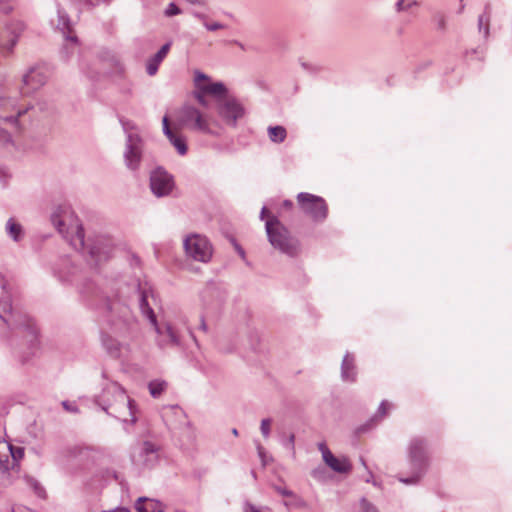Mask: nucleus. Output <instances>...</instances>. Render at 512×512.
Segmentation results:
<instances>
[{"label":"nucleus","mask_w":512,"mask_h":512,"mask_svg":"<svg viewBox=\"0 0 512 512\" xmlns=\"http://www.w3.org/2000/svg\"><path fill=\"white\" fill-rule=\"evenodd\" d=\"M190 3L192 4H202L203 1L202 0H188Z\"/></svg>","instance_id":"nucleus-55"},{"label":"nucleus","mask_w":512,"mask_h":512,"mask_svg":"<svg viewBox=\"0 0 512 512\" xmlns=\"http://www.w3.org/2000/svg\"><path fill=\"white\" fill-rule=\"evenodd\" d=\"M167 138L179 155L184 156L187 154L188 147L186 137L181 132L176 130L172 133V136H167Z\"/></svg>","instance_id":"nucleus-26"},{"label":"nucleus","mask_w":512,"mask_h":512,"mask_svg":"<svg viewBox=\"0 0 512 512\" xmlns=\"http://www.w3.org/2000/svg\"><path fill=\"white\" fill-rule=\"evenodd\" d=\"M165 15L167 17H171V16H174V15H178L181 13V10L179 9V7L175 4V3H170L167 8L165 9Z\"/></svg>","instance_id":"nucleus-39"},{"label":"nucleus","mask_w":512,"mask_h":512,"mask_svg":"<svg viewBox=\"0 0 512 512\" xmlns=\"http://www.w3.org/2000/svg\"><path fill=\"white\" fill-rule=\"evenodd\" d=\"M418 5L417 0H397L395 4V9L397 12H404L408 11L414 6Z\"/></svg>","instance_id":"nucleus-34"},{"label":"nucleus","mask_w":512,"mask_h":512,"mask_svg":"<svg viewBox=\"0 0 512 512\" xmlns=\"http://www.w3.org/2000/svg\"><path fill=\"white\" fill-rule=\"evenodd\" d=\"M10 145H12L10 133L0 126V147H8Z\"/></svg>","instance_id":"nucleus-37"},{"label":"nucleus","mask_w":512,"mask_h":512,"mask_svg":"<svg viewBox=\"0 0 512 512\" xmlns=\"http://www.w3.org/2000/svg\"><path fill=\"white\" fill-rule=\"evenodd\" d=\"M392 407V405L387 402V401H382L379 408H378V411H377V414L375 415L374 418H372L369 422H367L366 424H363V425H360L357 429H356V433L357 434H361V433H365L367 432L373 425V422H374V419L377 418V417H384L388 410Z\"/></svg>","instance_id":"nucleus-27"},{"label":"nucleus","mask_w":512,"mask_h":512,"mask_svg":"<svg viewBox=\"0 0 512 512\" xmlns=\"http://www.w3.org/2000/svg\"><path fill=\"white\" fill-rule=\"evenodd\" d=\"M323 461L336 473L347 474L352 470V464L347 456L336 457L333 453H326Z\"/></svg>","instance_id":"nucleus-21"},{"label":"nucleus","mask_w":512,"mask_h":512,"mask_svg":"<svg viewBox=\"0 0 512 512\" xmlns=\"http://www.w3.org/2000/svg\"><path fill=\"white\" fill-rule=\"evenodd\" d=\"M150 188L156 197L168 196L174 188V180L171 174L159 167L150 174Z\"/></svg>","instance_id":"nucleus-17"},{"label":"nucleus","mask_w":512,"mask_h":512,"mask_svg":"<svg viewBox=\"0 0 512 512\" xmlns=\"http://www.w3.org/2000/svg\"><path fill=\"white\" fill-rule=\"evenodd\" d=\"M167 386L168 384L164 380H153L148 384L149 393L153 398H158L167 389Z\"/></svg>","instance_id":"nucleus-32"},{"label":"nucleus","mask_w":512,"mask_h":512,"mask_svg":"<svg viewBox=\"0 0 512 512\" xmlns=\"http://www.w3.org/2000/svg\"><path fill=\"white\" fill-rule=\"evenodd\" d=\"M297 202L302 212L311 217L314 221H323L326 219L328 208L322 197L301 192L297 195Z\"/></svg>","instance_id":"nucleus-12"},{"label":"nucleus","mask_w":512,"mask_h":512,"mask_svg":"<svg viewBox=\"0 0 512 512\" xmlns=\"http://www.w3.org/2000/svg\"><path fill=\"white\" fill-rule=\"evenodd\" d=\"M135 508L137 512H163L164 505L154 499L140 497L138 498Z\"/></svg>","instance_id":"nucleus-24"},{"label":"nucleus","mask_w":512,"mask_h":512,"mask_svg":"<svg viewBox=\"0 0 512 512\" xmlns=\"http://www.w3.org/2000/svg\"><path fill=\"white\" fill-rule=\"evenodd\" d=\"M284 205L287 206V207H291L293 204H292L291 201L286 200V201H284Z\"/></svg>","instance_id":"nucleus-56"},{"label":"nucleus","mask_w":512,"mask_h":512,"mask_svg":"<svg viewBox=\"0 0 512 512\" xmlns=\"http://www.w3.org/2000/svg\"><path fill=\"white\" fill-rule=\"evenodd\" d=\"M96 403L108 415L125 423L133 425L137 421L134 400L130 399L124 389L117 383H111L105 387L101 395L96 398Z\"/></svg>","instance_id":"nucleus-3"},{"label":"nucleus","mask_w":512,"mask_h":512,"mask_svg":"<svg viewBox=\"0 0 512 512\" xmlns=\"http://www.w3.org/2000/svg\"><path fill=\"white\" fill-rule=\"evenodd\" d=\"M162 449L159 444L153 441H143L137 452L132 456L133 463L141 469H153L161 458Z\"/></svg>","instance_id":"nucleus-10"},{"label":"nucleus","mask_w":512,"mask_h":512,"mask_svg":"<svg viewBox=\"0 0 512 512\" xmlns=\"http://www.w3.org/2000/svg\"><path fill=\"white\" fill-rule=\"evenodd\" d=\"M204 94L205 93H203L201 90H198L194 93V96L199 104H201L204 107H207L208 102H207L206 98L204 97Z\"/></svg>","instance_id":"nucleus-44"},{"label":"nucleus","mask_w":512,"mask_h":512,"mask_svg":"<svg viewBox=\"0 0 512 512\" xmlns=\"http://www.w3.org/2000/svg\"><path fill=\"white\" fill-rule=\"evenodd\" d=\"M361 507L363 512H379L378 509L366 499L361 500Z\"/></svg>","instance_id":"nucleus-42"},{"label":"nucleus","mask_w":512,"mask_h":512,"mask_svg":"<svg viewBox=\"0 0 512 512\" xmlns=\"http://www.w3.org/2000/svg\"><path fill=\"white\" fill-rule=\"evenodd\" d=\"M268 136L272 142L282 143L287 136V132L283 126H270L268 128Z\"/></svg>","instance_id":"nucleus-31"},{"label":"nucleus","mask_w":512,"mask_h":512,"mask_svg":"<svg viewBox=\"0 0 512 512\" xmlns=\"http://www.w3.org/2000/svg\"><path fill=\"white\" fill-rule=\"evenodd\" d=\"M239 254H241L242 256H244V251L242 249H239Z\"/></svg>","instance_id":"nucleus-59"},{"label":"nucleus","mask_w":512,"mask_h":512,"mask_svg":"<svg viewBox=\"0 0 512 512\" xmlns=\"http://www.w3.org/2000/svg\"><path fill=\"white\" fill-rule=\"evenodd\" d=\"M245 512H261V511H260L259 509H257L256 507H254V506L250 505V506L248 507V509H246V511H245Z\"/></svg>","instance_id":"nucleus-52"},{"label":"nucleus","mask_w":512,"mask_h":512,"mask_svg":"<svg viewBox=\"0 0 512 512\" xmlns=\"http://www.w3.org/2000/svg\"><path fill=\"white\" fill-rule=\"evenodd\" d=\"M138 301L139 308L143 316H145L150 324L153 326L157 334L156 343L161 349L167 347H176L181 344V337L178 329L170 322L158 323L157 317L151 306V301H154V294L147 284L144 286L138 285Z\"/></svg>","instance_id":"nucleus-2"},{"label":"nucleus","mask_w":512,"mask_h":512,"mask_svg":"<svg viewBox=\"0 0 512 512\" xmlns=\"http://www.w3.org/2000/svg\"><path fill=\"white\" fill-rule=\"evenodd\" d=\"M80 452L81 449L76 446L68 447L63 451V456L66 458L76 457Z\"/></svg>","instance_id":"nucleus-41"},{"label":"nucleus","mask_w":512,"mask_h":512,"mask_svg":"<svg viewBox=\"0 0 512 512\" xmlns=\"http://www.w3.org/2000/svg\"><path fill=\"white\" fill-rule=\"evenodd\" d=\"M13 0H0V11L4 13H8L12 10V3Z\"/></svg>","instance_id":"nucleus-43"},{"label":"nucleus","mask_w":512,"mask_h":512,"mask_svg":"<svg viewBox=\"0 0 512 512\" xmlns=\"http://www.w3.org/2000/svg\"><path fill=\"white\" fill-rule=\"evenodd\" d=\"M204 26L206 27L207 30L209 31H216V30H219V29H223L224 28V25L219 23V22H213V23H204Z\"/></svg>","instance_id":"nucleus-46"},{"label":"nucleus","mask_w":512,"mask_h":512,"mask_svg":"<svg viewBox=\"0 0 512 512\" xmlns=\"http://www.w3.org/2000/svg\"><path fill=\"white\" fill-rule=\"evenodd\" d=\"M265 229L273 248L289 257L298 255L300 251L298 240L291 236L289 230L276 217L266 221Z\"/></svg>","instance_id":"nucleus-5"},{"label":"nucleus","mask_w":512,"mask_h":512,"mask_svg":"<svg viewBox=\"0 0 512 512\" xmlns=\"http://www.w3.org/2000/svg\"><path fill=\"white\" fill-rule=\"evenodd\" d=\"M162 124H163V133H164V135L166 137L167 136H172V133L177 130L176 128H171L170 127L167 116L163 117Z\"/></svg>","instance_id":"nucleus-40"},{"label":"nucleus","mask_w":512,"mask_h":512,"mask_svg":"<svg viewBox=\"0 0 512 512\" xmlns=\"http://www.w3.org/2000/svg\"><path fill=\"white\" fill-rule=\"evenodd\" d=\"M8 455L10 463L14 464L19 469V461L24 456V449L22 447H15L8 443Z\"/></svg>","instance_id":"nucleus-33"},{"label":"nucleus","mask_w":512,"mask_h":512,"mask_svg":"<svg viewBox=\"0 0 512 512\" xmlns=\"http://www.w3.org/2000/svg\"><path fill=\"white\" fill-rule=\"evenodd\" d=\"M295 435L291 433L286 440L283 441V445L291 451H294Z\"/></svg>","instance_id":"nucleus-45"},{"label":"nucleus","mask_w":512,"mask_h":512,"mask_svg":"<svg viewBox=\"0 0 512 512\" xmlns=\"http://www.w3.org/2000/svg\"><path fill=\"white\" fill-rule=\"evenodd\" d=\"M236 43L240 46V48H242V49L244 48L241 43H238V42H236Z\"/></svg>","instance_id":"nucleus-61"},{"label":"nucleus","mask_w":512,"mask_h":512,"mask_svg":"<svg viewBox=\"0 0 512 512\" xmlns=\"http://www.w3.org/2000/svg\"><path fill=\"white\" fill-rule=\"evenodd\" d=\"M185 255L193 261L208 263L213 255L210 240L201 234H190L183 240Z\"/></svg>","instance_id":"nucleus-7"},{"label":"nucleus","mask_w":512,"mask_h":512,"mask_svg":"<svg viewBox=\"0 0 512 512\" xmlns=\"http://www.w3.org/2000/svg\"><path fill=\"white\" fill-rule=\"evenodd\" d=\"M60 278L63 279V280H68V278L64 275H60Z\"/></svg>","instance_id":"nucleus-58"},{"label":"nucleus","mask_w":512,"mask_h":512,"mask_svg":"<svg viewBox=\"0 0 512 512\" xmlns=\"http://www.w3.org/2000/svg\"><path fill=\"white\" fill-rule=\"evenodd\" d=\"M0 309L4 313H9V316H2L0 317L3 319V321L11 328H21L26 327L30 328V319L26 315L21 314H15L12 312V302H11V295L9 291L6 289L5 284L3 283V280L0 278Z\"/></svg>","instance_id":"nucleus-13"},{"label":"nucleus","mask_w":512,"mask_h":512,"mask_svg":"<svg viewBox=\"0 0 512 512\" xmlns=\"http://www.w3.org/2000/svg\"><path fill=\"white\" fill-rule=\"evenodd\" d=\"M318 449L322 454V459L326 457V453H332L324 442L318 444Z\"/></svg>","instance_id":"nucleus-48"},{"label":"nucleus","mask_w":512,"mask_h":512,"mask_svg":"<svg viewBox=\"0 0 512 512\" xmlns=\"http://www.w3.org/2000/svg\"><path fill=\"white\" fill-rule=\"evenodd\" d=\"M361 462H362V464H363L364 466H366V463H365V461H364V459H363V458H361Z\"/></svg>","instance_id":"nucleus-60"},{"label":"nucleus","mask_w":512,"mask_h":512,"mask_svg":"<svg viewBox=\"0 0 512 512\" xmlns=\"http://www.w3.org/2000/svg\"><path fill=\"white\" fill-rule=\"evenodd\" d=\"M8 443L0 442V485L8 486L18 477L19 469L10 463Z\"/></svg>","instance_id":"nucleus-18"},{"label":"nucleus","mask_w":512,"mask_h":512,"mask_svg":"<svg viewBox=\"0 0 512 512\" xmlns=\"http://www.w3.org/2000/svg\"><path fill=\"white\" fill-rule=\"evenodd\" d=\"M271 423H272V420L270 418H265V419H262V421H261L260 431H261L262 436L265 439L269 438V436H270Z\"/></svg>","instance_id":"nucleus-36"},{"label":"nucleus","mask_w":512,"mask_h":512,"mask_svg":"<svg viewBox=\"0 0 512 512\" xmlns=\"http://www.w3.org/2000/svg\"><path fill=\"white\" fill-rule=\"evenodd\" d=\"M102 344L110 355L114 357L119 355L121 343L119 340L113 338L112 335L103 334Z\"/></svg>","instance_id":"nucleus-29"},{"label":"nucleus","mask_w":512,"mask_h":512,"mask_svg":"<svg viewBox=\"0 0 512 512\" xmlns=\"http://www.w3.org/2000/svg\"><path fill=\"white\" fill-rule=\"evenodd\" d=\"M58 22H57V29L64 35L66 44L64 46V51L68 53V49H71L72 51L76 48L77 45V37L74 35H71L72 27L71 22L68 17V15L61 9H58Z\"/></svg>","instance_id":"nucleus-20"},{"label":"nucleus","mask_w":512,"mask_h":512,"mask_svg":"<svg viewBox=\"0 0 512 512\" xmlns=\"http://www.w3.org/2000/svg\"><path fill=\"white\" fill-rule=\"evenodd\" d=\"M54 227L76 250L87 253L95 265L107 261L113 253L114 244L110 237L99 235L85 241L84 229L78 218L68 208H59L51 215Z\"/></svg>","instance_id":"nucleus-1"},{"label":"nucleus","mask_w":512,"mask_h":512,"mask_svg":"<svg viewBox=\"0 0 512 512\" xmlns=\"http://www.w3.org/2000/svg\"><path fill=\"white\" fill-rule=\"evenodd\" d=\"M122 127L126 133V136L128 133H132L130 130L134 128L133 124L130 121H121Z\"/></svg>","instance_id":"nucleus-49"},{"label":"nucleus","mask_w":512,"mask_h":512,"mask_svg":"<svg viewBox=\"0 0 512 512\" xmlns=\"http://www.w3.org/2000/svg\"><path fill=\"white\" fill-rule=\"evenodd\" d=\"M275 490L280 495H282L284 497H291V498H293L292 502H285L286 506H289V505H293V506H296V507H305L306 506L305 501L303 499H301L300 497L296 496L293 491H291L289 489H286V488H282V487H275Z\"/></svg>","instance_id":"nucleus-30"},{"label":"nucleus","mask_w":512,"mask_h":512,"mask_svg":"<svg viewBox=\"0 0 512 512\" xmlns=\"http://www.w3.org/2000/svg\"><path fill=\"white\" fill-rule=\"evenodd\" d=\"M217 112L226 124L235 126L237 120L243 117L244 108L236 99L225 96L218 100Z\"/></svg>","instance_id":"nucleus-16"},{"label":"nucleus","mask_w":512,"mask_h":512,"mask_svg":"<svg viewBox=\"0 0 512 512\" xmlns=\"http://www.w3.org/2000/svg\"><path fill=\"white\" fill-rule=\"evenodd\" d=\"M26 483L29 487H31L35 494L40 497H45V489L39 484V482L33 478H26Z\"/></svg>","instance_id":"nucleus-35"},{"label":"nucleus","mask_w":512,"mask_h":512,"mask_svg":"<svg viewBox=\"0 0 512 512\" xmlns=\"http://www.w3.org/2000/svg\"><path fill=\"white\" fill-rule=\"evenodd\" d=\"M171 47V42H167L164 44L158 52L148 61L146 71L148 75L152 76L154 75L157 70L159 64L162 62V60L166 57Z\"/></svg>","instance_id":"nucleus-23"},{"label":"nucleus","mask_w":512,"mask_h":512,"mask_svg":"<svg viewBox=\"0 0 512 512\" xmlns=\"http://www.w3.org/2000/svg\"><path fill=\"white\" fill-rule=\"evenodd\" d=\"M357 372L354 357L346 353L341 364V378L346 382H354L356 380Z\"/></svg>","instance_id":"nucleus-22"},{"label":"nucleus","mask_w":512,"mask_h":512,"mask_svg":"<svg viewBox=\"0 0 512 512\" xmlns=\"http://www.w3.org/2000/svg\"><path fill=\"white\" fill-rule=\"evenodd\" d=\"M199 328L203 331V332H207L208 331V327H207V324L204 320V318H201V323H200V326Z\"/></svg>","instance_id":"nucleus-50"},{"label":"nucleus","mask_w":512,"mask_h":512,"mask_svg":"<svg viewBox=\"0 0 512 512\" xmlns=\"http://www.w3.org/2000/svg\"><path fill=\"white\" fill-rule=\"evenodd\" d=\"M48 79L45 68L40 66L31 67L22 77L20 94L25 97L43 87Z\"/></svg>","instance_id":"nucleus-14"},{"label":"nucleus","mask_w":512,"mask_h":512,"mask_svg":"<svg viewBox=\"0 0 512 512\" xmlns=\"http://www.w3.org/2000/svg\"><path fill=\"white\" fill-rule=\"evenodd\" d=\"M178 126L202 133H210L207 118L195 107L186 105L180 109L177 117Z\"/></svg>","instance_id":"nucleus-11"},{"label":"nucleus","mask_w":512,"mask_h":512,"mask_svg":"<svg viewBox=\"0 0 512 512\" xmlns=\"http://www.w3.org/2000/svg\"><path fill=\"white\" fill-rule=\"evenodd\" d=\"M257 451H258L259 457L261 459H263V457H264V448L260 444L257 445Z\"/></svg>","instance_id":"nucleus-51"},{"label":"nucleus","mask_w":512,"mask_h":512,"mask_svg":"<svg viewBox=\"0 0 512 512\" xmlns=\"http://www.w3.org/2000/svg\"><path fill=\"white\" fill-rule=\"evenodd\" d=\"M108 311L112 333L123 338L128 336L135 325V317L129 306L119 299H114L109 302Z\"/></svg>","instance_id":"nucleus-6"},{"label":"nucleus","mask_w":512,"mask_h":512,"mask_svg":"<svg viewBox=\"0 0 512 512\" xmlns=\"http://www.w3.org/2000/svg\"><path fill=\"white\" fill-rule=\"evenodd\" d=\"M144 140L138 133H128L123 158L130 171H138L144 158Z\"/></svg>","instance_id":"nucleus-9"},{"label":"nucleus","mask_w":512,"mask_h":512,"mask_svg":"<svg viewBox=\"0 0 512 512\" xmlns=\"http://www.w3.org/2000/svg\"><path fill=\"white\" fill-rule=\"evenodd\" d=\"M266 213H267V208L263 207L261 210V213H260V218L264 219Z\"/></svg>","instance_id":"nucleus-53"},{"label":"nucleus","mask_w":512,"mask_h":512,"mask_svg":"<svg viewBox=\"0 0 512 512\" xmlns=\"http://www.w3.org/2000/svg\"><path fill=\"white\" fill-rule=\"evenodd\" d=\"M24 29V23L19 20H13L6 25L5 29L0 34V54L8 56L13 52Z\"/></svg>","instance_id":"nucleus-15"},{"label":"nucleus","mask_w":512,"mask_h":512,"mask_svg":"<svg viewBox=\"0 0 512 512\" xmlns=\"http://www.w3.org/2000/svg\"><path fill=\"white\" fill-rule=\"evenodd\" d=\"M62 406L65 410L69 411V412H73V413H77L78 412V408L76 405L74 404H71L70 402L68 401H63L62 402Z\"/></svg>","instance_id":"nucleus-47"},{"label":"nucleus","mask_w":512,"mask_h":512,"mask_svg":"<svg viewBox=\"0 0 512 512\" xmlns=\"http://www.w3.org/2000/svg\"><path fill=\"white\" fill-rule=\"evenodd\" d=\"M491 18V5L488 3L485 5L484 12L478 17V30L483 32L484 37L489 36V23Z\"/></svg>","instance_id":"nucleus-28"},{"label":"nucleus","mask_w":512,"mask_h":512,"mask_svg":"<svg viewBox=\"0 0 512 512\" xmlns=\"http://www.w3.org/2000/svg\"><path fill=\"white\" fill-rule=\"evenodd\" d=\"M14 512H19V511H14Z\"/></svg>","instance_id":"nucleus-62"},{"label":"nucleus","mask_w":512,"mask_h":512,"mask_svg":"<svg viewBox=\"0 0 512 512\" xmlns=\"http://www.w3.org/2000/svg\"><path fill=\"white\" fill-rule=\"evenodd\" d=\"M232 434H233L234 436H237V435H238V430H237L236 428H233V429H232Z\"/></svg>","instance_id":"nucleus-57"},{"label":"nucleus","mask_w":512,"mask_h":512,"mask_svg":"<svg viewBox=\"0 0 512 512\" xmlns=\"http://www.w3.org/2000/svg\"><path fill=\"white\" fill-rule=\"evenodd\" d=\"M407 462L411 475L409 477H399V481L412 485L420 481L429 466V457L427 454L426 440L420 437H414L410 440L407 447Z\"/></svg>","instance_id":"nucleus-4"},{"label":"nucleus","mask_w":512,"mask_h":512,"mask_svg":"<svg viewBox=\"0 0 512 512\" xmlns=\"http://www.w3.org/2000/svg\"><path fill=\"white\" fill-rule=\"evenodd\" d=\"M32 108L31 104H18L16 97H0V121L4 124L19 129V118Z\"/></svg>","instance_id":"nucleus-8"},{"label":"nucleus","mask_w":512,"mask_h":512,"mask_svg":"<svg viewBox=\"0 0 512 512\" xmlns=\"http://www.w3.org/2000/svg\"><path fill=\"white\" fill-rule=\"evenodd\" d=\"M210 80L209 76L201 72L200 70L194 71V85L197 90H201L203 93L223 96L226 93V87L221 82L208 83Z\"/></svg>","instance_id":"nucleus-19"},{"label":"nucleus","mask_w":512,"mask_h":512,"mask_svg":"<svg viewBox=\"0 0 512 512\" xmlns=\"http://www.w3.org/2000/svg\"><path fill=\"white\" fill-rule=\"evenodd\" d=\"M194 16L199 18V19H202V20H204L206 18V16L204 14H201V13H195Z\"/></svg>","instance_id":"nucleus-54"},{"label":"nucleus","mask_w":512,"mask_h":512,"mask_svg":"<svg viewBox=\"0 0 512 512\" xmlns=\"http://www.w3.org/2000/svg\"><path fill=\"white\" fill-rule=\"evenodd\" d=\"M5 230L9 238L14 242H19L23 239L25 233L22 225L14 218H9L6 222Z\"/></svg>","instance_id":"nucleus-25"},{"label":"nucleus","mask_w":512,"mask_h":512,"mask_svg":"<svg viewBox=\"0 0 512 512\" xmlns=\"http://www.w3.org/2000/svg\"><path fill=\"white\" fill-rule=\"evenodd\" d=\"M434 21L437 25V28L439 30H445L446 29V18L445 16L442 14V13H437L435 16H434Z\"/></svg>","instance_id":"nucleus-38"}]
</instances>
